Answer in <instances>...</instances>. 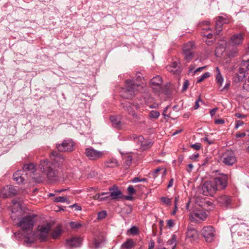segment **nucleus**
<instances>
[{"label": "nucleus", "mask_w": 249, "mask_h": 249, "mask_svg": "<svg viewBox=\"0 0 249 249\" xmlns=\"http://www.w3.org/2000/svg\"><path fill=\"white\" fill-rule=\"evenodd\" d=\"M136 81L133 80H127L126 81V88L123 89L122 96L124 98H131L138 91H140L143 88V78L141 76L139 72L136 75Z\"/></svg>", "instance_id": "1"}, {"label": "nucleus", "mask_w": 249, "mask_h": 249, "mask_svg": "<svg viewBox=\"0 0 249 249\" xmlns=\"http://www.w3.org/2000/svg\"><path fill=\"white\" fill-rule=\"evenodd\" d=\"M39 168L42 172L45 174L50 182H54L59 180L58 169L54 167L51 162L46 160H41Z\"/></svg>", "instance_id": "2"}, {"label": "nucleus", "mask_w": 249, "mask_h": 249, "mask_svg": "<svg viewBox=\"0 0 249 249\" xmlns=\"http://www.w3.org/2000/svg\"><path fill=\"white\" fill-rule=\"evenodd\" d=\"M36 215L34 213H29L20 218L18 220V226L25 233H32L33 227L36 222L35 218Z\"/></svg>", "instance_id": "3"}, {"label": "nucleus", "mask_w": 249, "mask_h": 249, "mask_svg": "<svg viewBox=\"0 0 249 249\" xmlns=\"http://www.w3.org/2000/svg\"><path fill=\"white\" fill-rule=\"evenodd\" d=\"M85 155L89 160L97 161L102 159L105 155L104 151H99L94 149L91 146L85 148Z\"/></svg>", "instance_id": "4"}, {"label": "nucleus", "mask_w": 249, "mask_h": 249, "mask_svg": "<svg viewBox=\"0 0 249 249\" xmlns=\"http://www.w3.org/2000/svg\"><path fill=\"white\" fill-rule=\"evenodd\" d=\"M219 161L226 165L231 166L236 161V158L232 150H227L221 156Z\"/></svg>", "instance_id": "5"}, {"label": "nucleus", "mask_w": 249, "mask_h": 249, "mask_svg": "<svg viewBox=\"0 0 249 249\" xmlns=\"http://www.w3.org/2000/svg\"><path fill=\"white\" fill-rule=\"evenodd\" d=\"M51 159L53 162H51L57 168H60L66 163V160L63 156L59 153L57 151H53L51 153Z\"/></svg>", "instance_id": "6"}, {"label": "nucleus", "mask_w": 249, "mask_h": 249, "mask_svg": "<svg viewBox=\"0 0 249 249\" xmlns=\"http://www.w3.org/2000/svg\"><path fill=\"white\" fill-rule=\"evenodd\" d=\"M74 142L71 139L64 140L62 143L56 144V148L61 152H71L74 149Z\"/></svg>", "instance_id": "7"}, {"label": "nucleus", "mask_w": 249, "mask_h": 249, "mask_svg": "<svg viewBox=\"0 0 249 249\" xmlns=\"http://www.w3.org/2000/svg\"><path fill=\"white\" fill-rule=\"evenodd\" d=\"M202 190L204 196H213L217 191L216 186L213 181H207L203 184Z\"/></svg>", "instance_id": "8"}, {"label": "nucleus", "mask_w": 249, "mask_h": 249, "mask_svg": "<svg viewBox=\"0 0 249 249\" xmlns=\"http://www.w3.org/2000/svg\"><path fill=\"white\" fill-rule=\"evenodd\" d=\"M228 176L225 174H222L215 178L213 181L216 186V190L224 189L227 186Z\"/></svg>", "instance_id": "9"}, {"label": "nucleus", "mask_w": 249, "mask_h": 249, "mask_svg": "<svg viewBox=\"0 0 249 249\" xmlns=\"http://www.w3.org/2000/svg\"><path fill=\"white\" fill-rule=\"evenodd\" d=\"M17 189L16 187L11 185L4 186L0 191V197L7 198L12 197L17 194Z\"/></svg>", "instance_id": "10"}, {"label": "nucleus", "mask_w": 249, "mask_h": 249, "mask_svg": "<svg viewBox=\"0 0 249 249\" xmlns=\"http://www.w3.org/2000/svg\"><path fill=\"white\" fill-rule=\"evenodd\" d=\"M162 78L158 75L154 77L150 81V85L154 92L160 93L161 90Z\"/></svg>", "instance_id": "11"}, {"label": "nucleus", "mask_w": 249, "mask_h": 249, "mask_svg": "<svg viewBox=\"0 0 249 249\" xmlns=\"http://www.w3.org/2000/svg\"><path fill=\"white\" fill-rule=\"evenodd\" d=\"M202 234L207 242H211L215 236V230L212 226L205 227L202 229Z\"/></svg>", "instance_id": "12"}, {"label": "nucleus", "mask_w": 249, "mask_h": 249, "mask_svg": "<svg viewBox=\"0 0 249 249\" xmlns=\"http://www.w3.org/2000/svg\"><path fill=\"white\" fill-rule=\"evenodd\" d=\"M50 229L51 226L49 224L38 226L37 228L38 238L41 241H45L48 237Z\"/></svg>", "instance_id": "13"}, {"label": "nucleus", "mask_w": 249, "mask_h": 249, "mask_svg": "<svg viewBox=\"0 0 249 249\" xmlns=\"http://www.w3.org/2000/svg\"><path fill=\"white\" fill-rule=\"evenodd\" d=\"M194 47L195 44L193 42H189L183 46V53L184 55V59L187 62H189L194 56V53L191 50Z\"/></svg>", "instance_id": "14"}, {"label": "nucleus", "mask_w": 249, "mask_h": 249, "mask_svg": "<svg viewBox=\"0 0 249 249\" xmlns=\"http://www.w3.org/2000/svg\"><path fill=\"white\" fill-rule=\"evenodd\" d=\"M108 190L110 191L109 195L107 196V199L118 200L123 198V195L121 191L118 189L116 186H113L108 188Z\"/></svg>", "instance_id": "15"}, {"label": "nucleus", "mask_w": 249, "mask_h": 249, "mask_svg": "<svg viewBox=\"0 0 249 249\" xmlns=\"http://www.w3.org/2000/svg\"><path fill=\"white\" fill-rule=\"evenodd\" d=\"M82 239L80 237H74L66 240V247L68 249L79 247L82 244Z\"/></svg>", "instance_id": "16"}, {"label": "nucleus", "mask_w": 249, "mask_h": 249, "mask_svg": "<svg viewBox=\"0 0 249 249\" xmlns=\"http://www.w3.org/2000/svg\"><path fill=\"white\" fill-rule=\"evenodd\" d=\"M207 216V214L204 210H197L190 215V219L192 221H198V219L203 221Z\"/></svg>", "instance_id": "17"}, {"label": "nucleus", "mask_w": 249, "mask_h": 249, "mask_svg": "<svg viewBox=\"0 0 249 249\" xmlns=\"http://www.w3.org/2000/svg\"><path fill=\"white\" fill-rule=\"evenodd\" d=\"M217 200L218 203L221 206L226 208H231V198L230 196L226 195L221 196L217 198Z\"/></svg>", "instance_id": "18"}, {"label": "nucleus", "mask_w": 249, "mask_h": 249, "mask_svg": "<svg viewBox=\"0 0 249 249\" xmlns=\"http://www.w3.org/2000/svg\"><path fill=\"white\" fill-rule=\"evenodd\" d=\"M243 35L241 33L233 35L231 38L230 43L232 46H236L241 44L243 40Z\"/></svg>", "instance_id": "19"}, {"label": "nucleus", "mask_w": 249, "mask_h": 249, "mask_svg": "<svg viewBox=\"0 0 249 249\" xmlns=\"http://www.w3.org/2000/svg\"><path fill=\"white\" fill-rule=\"evenodd\" d=\"M123 107L127 111L128 113L132 115L133 117L135 118H137V115L135 113L133 107H135L136 108H137V106L135 105H132V104L130 103H124L122 104Z\"/></svg>", "instance_id": "20"}, {"label": "nucleus", "mask_w": 249, "mask_h": 249, "mask_svg": "<svg viewBox=\"0 0 249 249\" xmlns=\"http://www.w3.org/2000/svg\"><path fill=\"white\" fill-rule=\"evenodd\" d=\"M249 71V59L247 60H242L240 67L239 68V73H244L247 74L248 71Z\"/></svg>", "instance_id": "21"}, {"label": "nucleus", "mask_w": 249, "mask_h": 249, "mask_svg": "<svg viewBox=\"0 0 249 249\" xmlns=\"http://www.w3.org/2000/svg\"><path fill=\"white\" fill-rule=\"evenodd\" d=\"M186 237L191 241H195L198 238L197 231L194 229H188L186 232Z\"/></svg>", "instance_id": "22"}, {"label": "nucleus", "mask_w": 249, "mask_h": 249, "mask_svg": "<svg viewBox=\"0 0 249 249\" xmlns=\"http://www.w3.org/2000/svg\"><path fill=\"white\" fill-rule=\"evenodd\" d=\"M22 172H23V171H18L13 174V179L16 181L18 183H22L25 180L23 176V174Z\"/></svg>", "instance_id": "23"}, {"label": "nucleus", "mask_w": 249, "mask_h": 249, "mask_svg": "<svg viewBox=\"0 0 249 249\" xmlns=\"http://www.w3.org/2000/svg\"><path fill=\"white\" fill-rule=\"evenodd\" d=\"M224 18L222 17H219L215 22V30L216 34L219 35L222 30V26L224 23Z\"/></svg>", "instance_id": "24"}, {"label": "nucleus", "mask_w": 249, "mask_h": 249, "mask_svg": "<svg viewBox=\"0 0 249 249\" xmlns=\"http://www.w3.org/2000/svg\"><path fill=\"white\" fill-rule=\"evenodd\" d=\"M105 165L107 167L114 168L119 166V163L116 159L111 158L105 162Z\"/></svg>", "instance_id": "25"}, {"label": "nucleus", "mask_w": 249, "mask_h": 249, "mask_svg": "<svg viewBox=\"0 0 249 249\" xmlns=\"http://www.w3.org/2000/svg\"><path fill=\"white\" fill-rule=\"evenodd\" d=\"M130 139L133 140L138 145H140L141 146L145 145L143 143L144 138L142 136H137L135 135H133L130 136Z\"/></svg>", "instance_id": "26"}, {"label": "nucleus", "mask_w": 249, "mask_h": 249, "mask_svg": "<svg viewBox=\"0 0 249 249\" xmlns=\"http://www.w3.org/2000/svg\"><path fill=\"white\" fill-rule=\"evenodd\" d=\"M216 81L219 87H221L224 81V78L220 73V70L218 67L216 68Z\"/></svg>", "instance_id": "27"}, {"label": "nucleus", "mask_w": 249, "mask_h": 249, "mask_svg": "<svg viewBox=\"0 0 249 249\" xmlns=\"http://www.w3.org/2000/svg\"><path fill=\"white\" fill-rule=\"evenodd\" d=\"M124 160V165L126 169H128L132 162V157L131 155H124L123 158Z\"/></svg>", "instance_id": "28"}, {"label": "nucleus", "mask_w": 249, "mask_h": 249, "mask_svg": "<svg viewBox=\"0 0 249 249\" xmlns=\"http://www.w3.org/2000/svg\"><path fill=\"white\" fill-rule=\"evenodd\" d=\"M62 232V229L61 227L58 226L55 229L53 230L51 233L52 237L53 239H56L61 234Z\"/></svg>", "instance_id": "29"}, {"label": "nucleus", "mask_w": 249, "mask_h": 249, "mask_svg": "<svg viewBox=\"0 0 249 249\" xmlns=\"http://www.w3.org/2000/svg\"><path fill=\"white\" fill-rule=\"evenodd\" d=\"M177 236L175 234H172L171 239L167 242V245L171 246L172 249H175L177 245Z\"/></svg>", "instance_id": "30"}, {"label": "nucleus", "mask_w": 249, "mask_h": 249, "mask_svg": "<svg viewBox=\"0 0 249 249\" xmlns=\"http://www.w3.org/2000/svg\"><path fill=\"white\" fill-rule=\"evenodd\" d=\"M110 120L113 127L117 128H121V121L118 118L114 116H111L110 118Z\"/></svg>", "instance_id": "31"}, {"label": "nucleus", "mask_w": 249, "mask_h": 249, "mask_svg": "<svg viewBox=\"0 0 249 249\" xmlns=\"http://www.w3.org/2000/svg\"><path fill=\"white\" fill-rule=\"evenodd\" d=\"M135 245V243L131 239H127L126 242H124L121 247L126 249H131Z\"/></svg>", "instance_id": "32"}, {"label": "nucleus", "mask_w": 249, "mask_h": 249, "mask_svg": "<svg viewBox=\"0 0 249 249\" xmlns=\"http://www.w3.org/2000/svg\"><path fill=\"white\" fill-rule=\"evenodd\" d=\"M23 171L34 173L36 171V168L35 165L32 163L25 164L23 167Z\"/></svg>", "instance_id": "33"}, {"label": "nucleus", "mask_w": 249, "mask_h": 249, "mask_svg": "<svg viewBox=\"0 0 249 249\" xmlns=\"http://www.w3.org/2000/svg\"><path fill=\"white\" fill-rule=\"evenodd\" d=\"M246 76V74L244 73H236L235 76L233 78V82L237 83L243 80V79L245 78Z\"/></svg>", "instance_id": "34"}, {"label": "nucleus", "mask_w": 249, "mask_h": 249, "mask_svg": "<svg viewBox=\"0 0 249 249\" xmlns=\"http://www.w3.org/2000/svg\"><path fill=\"white\" fill-rule=\"evenodd\" d=\"M53 201H54L55 202H61V203L66 202L68 204L70 203V201L65 196H58L54 197L53 198Z\"/></svg>", "instance_id": "35"}, {"label": "nucleus", "mask_w": 249, "mask_h": 249, "mask_svg": "<svg viewBox=\"0 0 249 249\" xmlns=\"http://www.w3.org/2000/svg\"><path fill=\"white\" fill-rule=\"evenodd\" d=\"M169 71L172 72L174 74L179 75L181 72V69H175L173 67H167Z\"/></svg>", "instance_id": "36"}, {"label": "nucleus", "mask_w": 249, "mask_h": 249, "mask_svg": "<svg viewBox=\"0 0 249 249\" xmlns=\"http://www.w3.org/2000/svg\"><path fill=\"white\" fill-rule=\"evenodd\" d=\"M160 114V112L156 110H152L150 112L149 116L151 118L157 119L159 118Z\"/></svg>", "instance_id": "37"}, {"label": "nucleus", "mask_w": 249, "mask_h": 249, "mask_svg": "<svg viewBox=\"0 0 249 249\" xmlns=\"http://www.w3.org/2000/svg\"><path fill=\"white\" fill-rule=\"evenodd\" d=\"M238 52V49L236 48H235L228 53V55L230 58L234 57L237 55Z\"/></svg>", "instance_id": "38"}, {"label": "nucleus", "mask_w": 249, "mask_h": 249, "mask_svg": "<svg viewBox=\"0 0 249 249\" xmlns=\"http://www.w3.org/2000/svg\"><path fill=\"white\" fill-rule=\"evenodd\" d=\"M210 76V73L209 72L204 73L202 76H201L196 81V83H199L202 82L205 79L208 78Z\"/></svg>", "instance_id": "39"}, {"label": "nucleus", "mask_w": 249, "mask_h": 249, "mask_svg": "<svg viewBox=\"0 0 249 249\" xmlns=\"http://www.w3.org/2000/svg\"><path fill=\"white\" fill-rule=\"evenodd\" d=\"M70 226L71 229H77L82 227V225L81 223L79 222H71L70 223Z\"/></svg>", "instance_id": "40"}, {"label": "nucleus", "mask_w": 249, "mask_h": 249, "mask_svg": "<svg viewBox=\"0 0 249 249\" xmlns=\"http://www.w3.org/2000/svg\"><path fill=\"white\" fill-rule=\"evenodd\" d=\"M230 86V82H228L226 83V84H225V85L224 86V87L221 88V87H218V89L220 91H222V92L227 91L229 89Z\"/></svg>", "instance_id": "41"}, {"label": "nucleus", "mask_w": 249, "mask_h": 249, "mask_svg": "<svg viewBox=\"0 0 249 249\" xmlns=\"http://www.w3.org/2000/svg\"><path fill=\"white\" fill-rule=\"evenodd\" d=\"M101 196H102L100 194H97L94 196V197L95 199H97V200H99V201H102L103 200H107V196H105L104 197H101Z\"/></svg>", "instance_id": "42"}, {"label": "nucleus", "mask_w": 249, "mask_h": 249, "mask_svg": "<svg viewBox=\"0 0 249 249\" xmlns=\"http://www.w3.org/2000/svg\"><path fill=\"white\" fill-rule=\"evenodd\" d=\"M107 213L106 211H102L100 212L98 214V218L99 219H103L106 217Z\"/></svg>", "instance_id": "43"}, {"label": "nucleus", "mask_w": 249, "mask_h": 249, "mask_svg": "<svg viewBox=\"0 0 249 249\" xmlns=\"http://www.w3.org/2000/svg\"><path fill=\"white\" fill-rule=\"evenodd\" d=\"M243 89L249 92V75L243 84Z\"/></svg>", "instance_id": "44"}, {"label": "nucleus", "mask_w": 249, "mask_h": 249, "mask_svg": "<svg viewBox=\"0 0 249 249\" xmlns=\"http://www.w3.org/2000/svg\"><path fill=\"white\" fill-rule=\"evenodd\" d=\"M129 231L132 235H136L139 232L138 229L136 226L132 227Z\"/></svg>", "instance_id": "45"}, {"label": "nucleus", "mask_w": 249, "mask_h": 249, "mask_svg": "<svg viewBox=\"0 0 249 249\" xmlns=\"http://www.w3.org/2000/svg\"><path fill=\"white\" fill-rule=\"evenodd\" d=\"M161 200L162 202L165 204H166L167 205H171V199L166 197H162L161 198Z\"/></svg>", "instance_id": "46"}, {"label": "nucleus", "mask_w": 249, "mask_h": 249, "mask_svg": "<svg viewBox=\"0 0 249 249\" xmlns=\"http://www.w3.org/2000/svg\"><path fill=\"white\" fill-rule=\"evenodd\" d=\"M190 147L196 150H198L201 148V144L200 143H196L191 144Z\"/></svg>", "instance_id": "47"}, {"label": "nucleus", "mask_w": 249, "mask_h": 249, "mask_svg": "<svg viewBox=\"0 0 249 249\" xmlns=\"http://www.w3.org/2000/svg\"><path fill=\"white\" fill-rule=\"evenodd\" d=\"M127 191L130 195L135 194L136 190L132 185H129L127 188Z\"/></svg>", "instance_id": "48"}, {"label": "nucleus", "mask_w": 249, "mask_h": 249, "mask_svg": "<svg viewBox=\"0 0 249 249\" xmlns=\"http://www.w3.org/2000/svg\"><path fill=\"white\" fill-rule=\"evenodd\" d=\"M34 240L32 238H30L28 236L25 237L24 242L28 245L33 243Z\"/></svg>", "instance_id": "49"}, {"label": "nucleus", "mask_w": 249, "mask_h": 249, "mask_svg": "<svg viewBox=\"0 0 249 249\" xmlns=\"http://www.w3.org/2000/svg\"><path fill=\"white\" fill-rule=\"evenodd\" d=\"M161 170V168L158 167L153 172L151 173V175L154 178H156L157 176V174Z\"/></svg>", "instance_id": "50"}, {"label": "nucleus", "mask_w": 249, "mask_h": 249, "mask_svg": "<svg viewBox=\"0 0 249 249\" xmlns=\"http://www.w3.org/2000/svg\"><path fill=\"white\" fill-rule=\"evenodd\" d=\"M14 235L17 239L19 240L20 237L22 236V233H21V231H18L14 232Z\"/></svg>", "instance_id": "51"}, {"label": "nucleus", "mask_w": 249, "mask_h": 249, "mask_svg": "<svg viewBox=\"0 0 249 249\" xmlns=\"http://www.w3.org/2000/svg\"><path fill=\"white\" fill-rule=\"evenodd\" d=\"M70 207L72 208H74L76 211H80L81 210V207L78 205L77 204L75 203L71 206Z\"/></svg>", "instance_id": "52"}, {"label": "nucleus", "mask_w": 249, "mask_h": 249, "mask_svg": "<svg viewBox=\"0 0 249 249\" xmlns=\"http://www.w3.org/2000/svg\"><path fill=\"white\" fill-rule=\"evenodd\" d=\"M199 102H202V100L201 99V98L200 97L195 102V106L194 107L195 109H197L199 108Z\"/></svg>", "instance_id": "53"}, {"label": "nucleus", "mask_w": 249, "mask_h": 249, "mask_svg": "<svg viewBox=\"0 0 249 249\" xmlns=\"http://www.w3.org/2000/svg\"><path fill=\"white\" fill-rule=\"evenodd\" d=\"M189 86V82H188V80H185L183 83V88H182V91H184L185 90H186V89H187L188 87Z\"/></svg>", "instance_id": "54"}, {"label": "nucleus", "mask_w": 249, "mask_h": 249, "mask_svg": "<svg viewBox=\"0 0 249 249\" xmlns=\"http://www.w3.org/2000/svg\"><path fill=\"white\" fill-rule=\"evenodd\" d=\"M168 67H173L175 69H180L178 65V63L176 61L173 62L172 65L170 66H168Z\"/></svg>", "instance_id": "55"}, {"label": "nucleus", "mask_w": 249, "mask_h": 249, "mask_svg": "<svg viewBox=\"0 0 249 249\" xmlns=\"http://www.w3.org/2000/svg\"><path fill=\"white\" fill-rule=\"evenodd\" d=\"M174 225V221L172 219H170L167 222V226L169 228H172Z\"/></svg>", "instance_id": "56"}, {"label": "nucleus", "mask_w": 249, "mask_h": 249, "mask_svg": "<svg viewBox=\"0 0 249 249\" xmlns=\"http://www.w3.org/2000/svg\"><path fill=\"white\" fill-rule=\"evenodd\" d=\"M244 124V123L242 121L238 120L236 121V124L235 126V129H237L239 126H242Z\"/></svg>", "instance_id": "57"}, {"label": "nucleus", "mask_w": 249, "mask_h": 249, "mask_svg": "<svg viewBox=\"0 0 249 249\" xmlns=\"http://www.w3.org/2000/svg\"><path fill=\"white\" fill-rule=\"evenodd\" d=\"M97 173L96 172L94 171H91L89 174H88V177L89 178H93L94 177H95L96 176H97Z\"/></svg>", "instance_id": "58"}, {"label": "nucleus", "mask_w": 249, "mask_h": 249, "mask_svg": "<svg viewBox=\"0 0 249 249\" xmlns=\"http://www.w3.org/2000/svg\"><path fill=\"white\" fill-rule=\"evenodd\" d=\"M12 202H13V204L17 205L19 207L20 209H21V204H20V202L19 201L18 199H15L13 200Z\"/></svg>", "instance_id": "59"}, {"label": "nucleus", "mask_w": 249, "mask_h": 249, "mask_svg": "<svg viewBox=\"0 0 249 249\" xmlns=\"http://www.w3.org/2000/svg\"><path fill=\"white\" fill-rule=\"evenodd\" d=\"M206 66H204V67L198 68L197 69H196V70H195L193 71V75L195 74V73L197 72L202 71L204 69H205L206 68Z\"/></svg>", "instance_id": "60"}, {"label": "nucleus", "mask_w": 249, "mask_h": 249, "mask_svg": "<svg viewBox=\"0 0 249 249\" xmlns=\"http://www.w3.org/2000/svg\"><path fill=\"white\" fill-rule=\"evenodd\" d=\"M143 143L145 144V146H142V147L143 149H146L147 147H150L152 145V143L151 142H146L143 141Z\"/></svg>", "instance_id": "61"}, {"label": "nucleus", "mask_w": 249, "mask_h": 249, "mask_svg": "<svg viewBox=\"0 0 249 249\" xmlns=\"http://www.w3.org/2000/svg\"><path fill=\"white\" fill-rule=\"evenodd\" d=\"M218 110V108L217 107H215V108H213V109H212L210 111V114L211 115V116H213L216 111Z\"/></svg>", "instance_id": "62"}, {"label": "nucleus", "mask_w": 249, "mask_h": 249, "mask_svg": "<svg viewBox=\"0 0 249 249\" xmlns=\"http://www.w3.org/2000/svg\"><path fill=\"white\" fill-rule=\"evenodd\" d=\"M203 140L204 141L207 142L209 144H212L213 143V140H209L207 137L204 138Z\"/></svg>", "instance_id": "63"}, {"label": "nucleus", "mask_w": 249, "mask_h": 249, "mask_svg": "<svg viewBox=\"0 0 249 249\" xmlns=\"http://www.w3.org/2000/svg\"><path fill=\"white\" fill-rule=\"evenodd\" d=\"M123 198H124L126 200H132L133 199V197L131 195V196H124L123 195Z\"/></svg>", "instance_id": "64"}]
</instances>
